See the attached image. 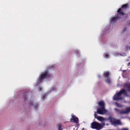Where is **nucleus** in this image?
I'll list each match as a JSON object with an SVG mask.
<instances>
[{
  "mask_svg": "<svg viewBox=\"0 0 130 130\" xmlns=\"http://www.w3.org/2000/svg\"><path fill=\"white\" fill-rule=\"evenodd\" d=\"M128 5L126 4L123 5L121 8H119L117 10V12L118 14L116 15L115 17L112 18L111 20V22H112L113 23L117 21L119 19V15L123 16L125 14L126 10H125L128 7Z\"/></svg>",
  "mask_w": 130,
  "mask_h": 130,
  "instance_id": "nucleus-1",
  "label": "nucleus"
},
{
  "mask_svg": "<svg viewBox=\"0 0 130 130\" xmlns=\"http://www.w3.org/2000/svg\"><path fill=\"white\" fill-rule=\"evenodd\" d=\"M105 125V124L104 122L101 124L96 122L94 121L91 123L90 127L92 129L100 130L102 129Z\"/></svg>",
  "mask_w": 130,
  "mask_h": 130,
  "instance_id": "nucleus-2",
  "label": "nucleus"
},
{
  "mask_svg": "<svg viewBox=\"0 0 130 130\" xmlns=\"http://www.w3.org/2000/svg\"><path fill=\"white\" fill-rule=\"evenodd\" d=\"M108 120L110 121L111 124L114 126H116L117 125H122V123L119 119L110 117L108 118Z\"/></svg>",
  "mask_w": 130,
  "mask_h": 130,
  "instance_id": "nucleus-3",
  "label": "nucleus"
},
{
  "mask_svg": "<svg viewBox=\"0 0 130 130\" xmlns=\"http://www.w3.org/2000/svg\"><path fill=\"white\" fill-rule=\"evenodd\" d=\"M124 93L125 95L127 94V92L124 89H123L121 90L117 94H115L113 96V99L115 100H122V98L120 96L122 94Z\"/></svg>",
  "mask_w": 130,
  "mask_h": 130,
  "instance_id": "nucleus-4",
  "label": "nucleus"
},
{
  "mask_svg": "<svg viewBox=\"0 0 130 130\" xmlns=\"http://www.w3.org/2000/svg\"><path fill=\"white\" fill-rule=\"evenodd\" d=\"M50 76V74L47 71L43 72L38 77V83L39 84L41 83L43 79L49 78Z\"/></svg>",
  "mask_w": 130,
  "mask_h": 130,
  "instance_id": "nucleus-5",
  "label": "nucleus"
},
{
  "mask_svg": "<svg viewBox=\"0 0 130 130\" xmlns=\"http://www.w3.org/2000/svg\"><path fill=\"white\" fill-rule=\"evenodd\" d=\"M50 76V74L47 71L43 72L38 77V83L39 84L41 83L43 79L49 78Z\"/></svg>",
  "mask_w": 130,
  "mask_h": 130,
  "instance_id": "nucleus-6",
  "label": "nucleus"
},
{
  "mask_svg": "<svg viewBox=\"0 0 130 130\" xmlns=\"http://www.w3.org/2000/svg\"><path fill=\"white\" fill-rule=\"evenodd\" d=\"M114 110L117 112L119 114L127 113L130 112V107H127L125 109V110H120L118 109L115 108Z\"/></svg>",
  "mask_w": 130,
  "mask_h": 130,
  "instance_id": "nucleus-7",
  "label": "nucleus"
},
{
  "mask_svg": "<svg viewBox=\"0 0 130 130\" xmlns=\"http://www.w3.org/2000/svg\"><path fill=\"white\" fill-rule=\"evenodd\" d=\"M107 112L105 108L100 107L97 109V113L101 115H103Z\"/></svg>",
  "mask_w": 130,
  "mask_h": 130,
  "instance_id": "nucleus-8",
  "label": "nucleus"
},
{
  "mask_svg": "<svg viewBox=\"0 0 130 130\" xmlns=\"http://www.w3.org/2000/svg\"><path fill=\"white\" fill-rule=\"evenodd\" d=\"M72 118L70 119V121L72 122H73L74 123H77L78 122V118L77 117L74 116H72Z\"/></svg>",
  "mask_w": 130,
  "mask_h": 130,
  "instance_id": "nucleus-9",
  "label": "nucleus"
},
{
  "mask_svg": "<svg viewBox=\"0 0 130 130\" xmlns=\"http://www.w3.org/2000/svg\"><path fill=\"white\" fill-rule=\"evenodd\" d=\"M94 116L95 118L101 121H103L105 120L104 118L102 117L98 116L95 113L94 114Z\"/></svg>",
  "mask_w": 130,
  "mask_h": 130,
  "instance_id": "nucleus-10",
  "label": "nucleus"
},
{
  "mask_svg": "<svg viewBox=\"0 0 130 130\" xmlns=\"http://www.w3.org/2000/svg\"><path fill=\"white\" fill-rule=\"evenodd\" d=\"M100 107L105 108V104L103 101H101L98 103Z\"/></svg>",
  "mask_w": 130,
  "mask_h": 130,
  "instance_id": "nucleus-11",
  "label": "nucleus"
},
{
  "mask_svg": "<svg viewBox=\"0 0 130 130\" xmlns=\"http://www.w3.org/2000/svg\"><path fill=\"white\" fill-rule=\"evenodd\" d=\"M124 87L127 88V90L130 92V83H127L124 84Z\"/></svg>",
  "mask_w": 130,
  "mask_h": 130,
  "instance_id": "nucleus-12",
  "label": "nucleus"
},
{
  "mask_svg": "<svg viewBox=\"0 0 130 130\" xmlns=\"http://www.w3.org/2000/svg\"><path fill=\"white\" fill-rule=\"evenodd\" d=\"M109 73L107 71L105 72L104 74V77L106 78L109 77Z\"/></svg>",
  "mask_w": 130,
  "mask_h": 130,
  "instance_id": "nucleus-13",
  "label": "nucleus"
},
{
  "mask_svg": "<svg viewBox=\"0 0 130 130\" xmlns=\"http://www.w3.org/2000/svg\"><path fill=\"white\" fill-rule=\"evenodd\" d=\"M105 81L106 83L108 84H109L110 82V78L109 77L106 78L105 79Z\"/></svg>",
  "mask_w": 130,
  "mask_h": 130,
  "instance_id": "nucleus-14",
  "label": "nucleus"
},
{
  "mask_svg": "<svg viewBox=\"0 0 130 130\" xmlns=\"http://www.w3.org/2000/svg\"><path fill=\"white\" fill-rule=\"evenodd\" d=\"M125 26L129 27L130 26V21H127L125 24Z\"/></svg>",
  "mask_w": 130,
  "mask_h": 130,
  "instance_id": "nucleus-15",
  "label": "nucleus"
},
{
  "mask_svg": "<svg viewBox=\"0 0 130 130\" xmlns=\"http://www.w3.org/2000/svg\"><path fill=\"white\" fill-rule=\"evenodd\" d=\"M115 104L117 107H119L121 108L123 106L122 105L120 104L117 103H115Z\"/></svg>",
  "mask_w": 130,
  "mask_h": 130,
  "instance_id": "nucleus-16",
  "label": "nucleus"
},
{
  "mask_svg": "<svg viewBox=\"0 0 130 130\" xmlns=\"http://www.w3.org/2000/svg\"><path fill=\"white\" fill-rule=\"evenodd\" d=\"M74 52L76 54H79V51L77 50H76Z\"/></svg>",
  "mask_w": 130,
  "mask_h": 130,
  "instance_id": "nucleus-17",
  "label": "nucleus"
},
{
  "mask_svg": "<svg viewBox=\"0 0 130 130\" xmlns=\"http://www.w3.org/2000/svg\"><path fill=\"white\" fill-rule=\"evenodd\" d=\"M105 57L106 58H108V55L107 54H104Z\"/></svg>",
  "mask_w": 130,
  "mask_h": 130,
  "instance_id": "nucleus-18",
  "label": "nucleus"
},
{
  "mask_svg": "<svg viewBox=\"0 0 130 130\" xmlns=\"http://www.w3.org/2000/svg\"><path fill=\"white\" fill-rule=\"evenodd\" d=\"M38 105H37V104H36V105H35V106H34V108L35 109H36L38 108Z\"/></svg>",
  "mask_w": 130,
  "mask_h": 130,
  "instance_id": "nucleus-19",
  "label": "nucleus"
},
{
  "mask_svg": "<svg viewBox=\"0 0 130 130\" xmlns=\"http://www.w3.org/2000/svg\"><path fill=\"white\" fill-rule=\"evenodd\" d=\"M27 95H25V96L24 97V100L25 101H26L27 99Z\"/></svg>",
  "mask_w": 130,
  "mask_h": 130,
  "instance_id": "nucleus-20",
  "label": "nucleus"
},
{
  "mask_svg": "<svg viewBox=\"0 0 130 130\" xmlns=\"http://www.w3.org/2000/svg\"><path fill=\"white\" fill-rule=\"evenodd\" d=\"M120 130H128V129L127 128H123Z\"/></svg>",
  "mask_w": 130,
  "mask_h": 130,
  "instance_id": "nucleus-21",
  "label": "nucleus"
},
{
  "mask_svg": "<svg viewBox=\"0 0 130 130\" xmlns=\"http://www.w3.org/2000/svg\"><path fill=\"white\" fill-rule=\"evenodd\" d=\"M41 88L40 87H39L38 88V90L39 91H40L41 90Z\"/></svg>",
  "mask_w": 130,
  "mask_h": 130,
  "instance_id": "nucleus-22",
  "label": "nucleus"
},
{
  "mask_svg": "<svg viewBox=\"0 0 130 130\" xmlns=\"http://www.w3.org/2000/svg\"><path fill=\"white\" fill-rule=\"evenodd\" d=\"M45 94L43 95L42 97V99H44L45 96Z\"/></svg>",
  "mask_w": 130,
  "mask_h": 130,
  "instance_id": "nucleus-23",
  "label": "nucleus"
},
{
  "mask_svg": "<svg viewBox=\"0 0 130 130\" xmlns=\"http://www.w3.org/2000/svg\"><path fill=\"white\" fill-rule=\"evenodd\" d=\"M126 27H125V29L123 31L124 32L125 31H126Z\"/></svg>",
  "mask_w": 130,
  "mask_h": 130,
  "instance_id": "nucleus-24",
  "label": "nucleus"
},
{
  "mask_svg": "<svg viewBox=\"0 0 130 130\" xmlns=\"http://www.w3.org/2000/svg\"><path fill=\"white\" fill-rule=\"evenodd\" d=\"M130 65V62H129L128 63V64L127 65V66H129Z\"/></svg>",
  "mask_w": 130,
  "mask_h": 130,
  "instance_id": "nucleus-25",
  "label": "nucleus"
},
{
  "mask_svg": "<svg viewBox=\"0 0 130 130\" xmlns=\"http://www.w3.org/2000/svg\"><path fill=\"white\" fill-rule=\"evenodd\" d=\"M60 126H59V130H60Z\"/></svg>",
  "mask_w": 130,
  "mask_h": 130,
  "instance_id": "nucleus-26",
  "label": "nucleus"
},
{
  "mask_svg": "<svg viewBox=\"0 0 130 130\" xmlns=\"http://www.w3.org/2000/svg\"><path fill=\"white\" fill-rule=\"evenodd\" d=\"M124 54H125V55H126V54L125 53H124Z\"/></svg>",
  "mask_w": 130,
  "mask_h": 130,
  "instance_id": "nucleus-27",
  "label": "nucleus"
},
{
  "mask_svg": "<svg viewBox=\"0 0 130 130\" xmlns=\"http://www.w3.org/2000/svg\"><path fill=\"white\" fill-rule=\"evenodd\" d=\"M31 105H32V104H31Z\"/></svg>",
  "mask_w": 130,
  "mask_h": 130,
  "instance_id": "nucleus-28",
  "label": "nucleus"
},
{
  "mask_svg": "<svg viewBox=\"0 0 130 130\" xmlns=\"http://www.w3.org/2000/svg\"><path fill=\"white\" fill-rule=\"evenodd\" d=\"M99 77H100V76H99Z\"/></svg>",
  "mask_w": 130,
  "mask_h": 130,
  "instance_id": "nucleus-29",
  "label": "nucleus"
}]
</instances>
